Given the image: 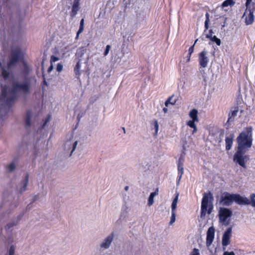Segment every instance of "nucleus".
I'll list each match as a JSON object with an SVG mask.
<instances>
[{
    "mask_svg": "<svg viewBox=\"0 0 255 255\" xmlns=\"http://www.w3.org/2000/svg\"><path fill=\"white\" fill-rule=\"evenodd\" d=\"M255 193H252L250 195V201L255 200Z\"/></svg>",
    "mask_w": 255,
    "mask_h": 255,
    "instance_id": "45",
    "label": "nucleus"
},
{
    "mask_svg": "<svg viewBox=\"0 0 255 255\" xmlns=\"http://www.w3.org/2000/svg\"><path fill=\"white\" fill-rule=\"evenodd\" d=\"M215 237V229L213 227H210L207 232L206 246L209 247L212 244Z\"/></svg>",
    "mask_w": 255,
    "mask_h": 255,
    "instance_id": "12",
    "label": "nucleus"
},
{
    "mask_svg": "<svg viewBox=\"0 0 255 255\" xmlns=\"http://www.w3.org/2000/svg\"><path fill=\"white\" fill-rule=\"evenodd\" d=\"M246 149L238 148L233 156V160L243 168H247L246 163L249 160V155L245 154Z\"/></svg>",
    "mask_w": 255,
    "mask_h": 255,
    "instance_id": "6",
    "label": "nucleus"
},
{
    "mask_svg": "<svg viewBox=\"0 0 255 255\" xmlns=\"http://www.w3.org/2000/svg\"><path fill=\"white\" fill-rule=\"evenodd\" d=\"M208 39H209L211 41L215 42L216 43L217 45L218 46H220L221 45V40L219 38H217L215 35L213 36H208Z\"/></svg>",
    "mask_w": 255,
    "mask_h": 255,
    "instance_id": "26",
    "label": "nucleus"
},
{
    "mask_svg": "<svg viewBox=\"0 0 255 255\" xmlns=\"http://www.w3.org/2000/svg\"><path fill=\"white\" fill-rule=\"evenodd\" d=\"M250 204H251L253 207H255V200H253L252 201H250Z\"/></svg>",
    "mask_w": 255,
    "mask_h": 255,
    "instance_id": "48",
    "label": "nucleus"
},
{
    "mask_svg": "<svg viewBox=\"0 0 255 255\" xmlns=\"http://www.w3.org/2000/svg\"><path fill=\"white\" fill-rule=\"evenodd\" d=\"M153 125L154 126V129H155L154 135L156 136L157 134V132L158 131V122L156 120H154L153 121Z\"/></svg>",
    "mask_w": 255,
    "mask_h": 255,
    "instance_id": "29",
    "label": "nucleus"
},
{
    "mask_svg": "<svg viewBox=\"0 0 255 255\" xmlns=\"http://www.w3.org/2000/svg\"><path fill=\"white\" fill-rule=\"evenodd\" d=\"M214 33L212 29H210L209 30V33L206 35V37L208 38V36H213L212 35Z\"/></svg>",
    "mask_w": 255,
    "mask_h": 255,
    "instance_id": "43",
    "label": "nucleus"
},
{
    "mask_svg": "<svg viewBox=\"0 0 255 255\" xmlns=\"http://www.w3.org/2000/svg\"><path fill=\"white\" fill-rule=\"evenodd\" d=\"M191 55H190L189 53H188V55L186 57L187 58V59H186L187 62H190Z\"/></svg>",
    "mask_w": 255,
    "mask_h": 255,
    "instance_id": "47",
    "label": "nucleus"
},
{
    "mask_svg": "<svg viewBox=\"0 0 255 255\" xmlns=\"http://www.w3.org/2000/svg\"><path fill=\"white\" fill-rule=\"evenodd\" d=\"M0 67L1 70V75L4 80H7L9 76V73L7 71L0 62Z\"/></svg>",
    "mask_w": 255,
    "mask_h": 255,
    "instance_id": "24",
    "label": "nucleus"
},
{
    "mask_svg": "<svg viewBox=\"0 0 255 255\" xmlns=\"http://www.w3.org/2000/svg\"><path fill=\"white\" fill-rule=\"evenodd\" d=\"M190 255H200L199 251L197 249H194L191 253Z\"/></svg>",
    "mask_w": 255,
    "mask_h": 255,
    "instance_id": "37",
    "label": "nucleus"
},
{
    "mask_svg": "<svg viewBox=\"0 0 255 255\" xmlns=\"http://www.w3.org/2000/svg\"><path fill=\"white\" fill-rule=\"evenodd\" d=\"M50 119H51V116L50 115H48L46 118L45 119V121L42 125V128H44L45 127V126L47 125V124L50 121Z\"/></svg>",
    "mask_w": 255,
    "mask_h": 255,
    "instance_id": "35",
    "label": "nucleus"
},
{
    "mask_svg": "<svg viewBox=\"0 0 255 255\" xmlns=\"http://www.w3.org/2000/svg\"><path fill=\"white\" fill-rule=\"evenodd\" d=\"M81 68V63L80 61L79 60L78 62L76 63L75 67H74V73L76 75V77L77 79H80V76L81 75V72L80 71Z\"/></svg>",
    "mask_w": 255,
    "mask_h": 255,
    "instance_id": "21",
    "label": "nucleus"
},
{
    "mask_svg": "<svg viewBox=\"0 0 255 255\" xmlns=\"http://www.w3.org/2000/svg\"><path fill=\"white\" fill-rule=\"evenodd\" d=\"M206 19L205 21V28L207 30L209 28V24L210 22V14L207 12L205 14Z\"/></svg>",
    "mask_w": 255,
    "mask_h": 255,
    "instance_id": "28",
    "label": "nucleus"
},
{
    "mask_svg": "<svg viewBox=\"0 0 255 255\" xmlns=\"http://www.w3.org/2000/svg\"><path fill=\"white\" fill-rule=\"evenodd\" d=\"M233 141V135H231V137H226L225 139L226 149L229 150L232 146Z\"/></svg>",
    "mask_w": 255,
    "mask_h": 255,
    "instance_id": "18",
    "label": "nucleus"
},
{
    "mask_svg": "<svg viewBox=\"0 0 255 255\" xmlns=\"http://www.w3.org/2000/svg\"><path fill=\"white\" fill-rule=\"evenodd\" d=\"M207 55V51L204 49L198 54L199 64L201 67L206 68L209 62Z\"/></svg>",
    "mask_w": 255,
    "mask_h": 255,
    "instance_id": "9",
    "label": "nucleus"
},
{
    "mask_svg": "<svg viewBox=\"0 0 255 255\" xmlns=\"http://www.w3.org/2000/svg\"><path fill=\"white\" fill-rule=\"evenodd\" d=\"M16 224H15L14 223H10L6 225V226L5 227V229L6 231L9 230L11 228L13 227V226H15Z\"/></svg>",
    "mask_w": 255,
    "mask_h": 255,
    "instance_id": "36",
    "label": "nucleus"
},
{
    "mask_svg": "<svg viewBox=\"0 0 255 255\" xmlns=\"http://www.w3.org/2000/svg\"><path fill=\"white\" fill-rule=\"evenodd\" d=\"M1 87L0 95V113L4 112L6 115L10 111L16 101L19 94L27 95L31 93L30 78H24L22 81H14L11 88L7 92L6 86Z\"/></svg>",
    "mask_w": 255,
    "mask_h": 255,
    "instance_id": "1",
    "label": "nucleus"
},
{
    "mask_svg": "<svg viewBox=\"0 0 255 255\" xmlns=\"http://www.w3.org/2000/svg\"><path fill=\"white\" fill-rule=\"evenodd\" d=\"M23 58V54L20 47L12 48L9 57V61L7 64V68L11 69Z\"/></svg>",
    "mask_w": 255,
    "mask_h": 255,
    "instance_id": "5",
    "label": "nucleus"
},
{
    "mask_svg": "<svg viewBox=\"0 0 255 255\" xmlns=\"http://www.w3.org/2000/svg\"><path fill=\"white\" fill-rule=\"evenodd\" d=\"M34 198H35L34 200H36V196H35V197H34Z\"/></svg>",
    "mask_w": 255,
    "mask_h": 255,
    "instance_id": "52",
    "label": "nucleus"
},
{
    "mask_svg": "<svg viewBox=\"0 0 255 255\" xmlns=\"http://www.w3.org/2000/svg\"><path fill=\"white\" fill-rule=\"evenodd\" d=\"M59 60V58L54 55H52L50 58V63L52 64L53 62H55Z\"/></svg>",
    "mask_w": 255,
    "mask_h": 255,
    "instance_id": "38",
    "label": "nucleus"
},
{
    "mask_svg": "<svg viewBox=\"0 0 255 255\" xmlns=\"http://www.w3.org/2000/svg\"><path fill=\"white\" fill-rule=\"evenodd\" d=\"M163 111L165 113H166L167 112V109L166 108H164L163 109Z\"/></svg>",
    "mask_w": 255,
    "mask_h": 255,
    "instance_id": "49",
    "label": "nucleus"
},
{
    "mask_svg": "<svg viewBox=\"0 0 255 255\" xmlns=\"http://www.w3.org/2000/svg\"><path fill=\"white\" fill-rule=\"evenodd\" d=\"M178 199V194H177V195L176 196V197L174 198V199H173V200L172 201V205H171L172 211H175V210L176 208V207H177Z\"/></svg>",
    "mask_w": 255,
    "mask_h": 255,
    "instance_id": "27",
    "label": "nucleus"
},
{
    "mask_svg": "<svg viewBox=\"0 0 255 255\" xmlns=\"http://www.w3.org/2000/svg\"><path fill=\"white\" fill-rule=\"evenodd\" d=\"M255 9V4L254 2L252 3V5L251 6L246 7L243 17H245V23L247 25L252 24L254 21L255 17L254 15V12Z\"/></svg>",
    "mask_w": 255,
    "mask_h": 255,
    "instance_id": "7",
    "label": "nucleus"
},
{
    "mask_svg": "<svg viewBox=\"0 0 255 255\" xmlns=\"http://www.w3.org/2000/svg\"><path fill=\"white\" fill-rule=\"evenodd\" d=\"M175 211H172V215L170 219V224H172L175 221Z\"/></svg>",
    "mask_w": 255,
    "mask_h": 255,
    "instance_id": "33",
    "label": "nucleus"
},
{
    "mask_svg": "<svg viewBox=\"0 0 255 255\" xmlns=\"http://www.w3.org/2000/svg\"><path fill=\"white\" fill-rule=\"evenodd\" d=\"M224 26H225V24L222 25V27H224Z\"/></svg>",
    "mask_w": 255,
    "mask_h": 255,
    "instance_id": "54",
    "label": "nucleus"
},
{
    "mask_svg": "<svg viewBox=\"0 0 255 255\" xmlns=\"http://www.w3.org/2000/svg\"><path fill=\"white\" fill-rule=\"evenodd\" d=\"M252 127L246 128L244 130L240 133L237 138L238 148L245 149L250 148L252 145Z\"/></svg>",
    "mask_w": 255,
    "mask_h": 255,
    "instance_id": "3",
    "label": "nucleus"
},
{
    "mask_svg": "<svg viewBox=\"0 0 255 255\" xmlns=\"http://www.w3.org/2000/svg\"><path fill=\"white\" fill-rule=\"evenodd\" d=\"M189 115L192 120L187 122V125L190 128H193L192 133H194L196 132L197 130V128L195 123L199 122L198 111L195 109H193L190 111Z\"/></svg>",
    "mask_w": 255,
    "mask_h": 255,
    "instance_id": "8",
    "label": "nucleus"
},
{
    "mask_svg": "<svg viewBox=\"0 0 255 255\" xmlns=\"http://www.w3.org/2000/svg\"><path fill=\"white\" fill-rule=\"evenodd\" d=\"M63 69V65L61 63H58L57 65V67H56V70L57 72H61Z\"/></svg>",
    "mask_w": 255,
    "mask_h": 255,
    "instance_id": "40",
    "label": "nucleus"
},
{
    "mask_svg": "<svg viewBox=\"0 0 255 255\" xmlns=\"http://www.w3.org/2000/svg\"><path fill=\"white\" fill-rule=\"evenodd\" d=\"M123 130H124V133H125V132H126V131H125V128H123Z\"/></svg>",
    "mask_w": 255,
    "mask_h": 255,
    "instance_id": "51",
    "label": "nucleus"
},
{
    "mask_svg": "<svg viewBox=\"0 0 255 255\" xmlns=\"http://www.w3.org/2000/svg\"><path fill=\"white\" fill-rule=\"evenodd\" d=\"M234 202L240 205H248L250 204L249 199L247 197L238 194H231L228 192L222 193L219 200L220 204L224 206H229Z\"/></svg>",
    "mask_w": 255,
    "mask_h": 255,
    "instance_id": "2",
    "label": "nucleus"
},
{
    "mask_svg": "<svg viewBox=\"0 0 255 255\" xmlns=\"http://www.w3.org/2000/svg\"><path fill=\"white\" fill-rule=\"evenodd\" d=\"M198 41V39H196L194 43V44L191 46L188 49V53L190 54V55H192V53L194 52V46L195 45V44L196 43L197 41Z\"/></svg>",
    "mask_w": 255,
    "mask_h": 255,
    "instance_id": "32",
    "label": "nucleus"
},
{
    "mask_svg": "<svg viewBox=\"0 0 255 255\" xmlns=\"http://www.w3.org/2000/svg\"><path fill=\"white\" fill-rule=\"evenodd\" d=\"M252 0H246V7H248V6H251L252 5Z\"/></svg>",
    "mask_w": 255,
    "mask_h": 255,
    "instance_id": "41",
    "label": "nucleus"
},
{
    "mask_svg": "<svg viewBox=\"0 0 255 255\" xmlns=\"http://www.w3.org/2000/svg\"><path fill=\"white\" fill-rule=\"evenodd\" d=\"M77 143H78V141H76L73 145V148H72V150L71 151V154H70V155L72 154V152L74 151V150L75 149L76 146H77Z\"/></svg>",
    "mask_w": 255,
    "mask_h": 255,
    "instance_id": "42",
    "label": "nucleus"
},
{
    "mask_svg": "<svg viewBox=\"0 0 255 255\" xmlns=\"http://www.w3.org/2000/svg\"><path fill=\"white\" fill-rule=\"evenodd\" d=\"M172 96H171V97H169L167 99V100L165 101V105L166 107H167L169 104H171V105H174L175 104V102H171V100L172 99Z\"/></svg>",
    "mask_w": 255,
    "mask_h": 255,
    "instance_id": "34",
    "label": "nucleus"
},
{
    "mask_svg": "<svg viewBox=\"0 0 255 255\" xmlns=\"http://www.w3.org/2000/svg\"><path fill=\"white\" fill-rule=\"evenodd\" d=\"M84 28V19L82 18L80 21V26H79V30H78L77 32L76 36L75 37L76 40L78 39L79 34L83 31Z\"/></svg>",
    "mask_w": 255,
    "mask_h": 255,
    "instance_id": "23",
    "label": "nucleus"
},
{
    "mask_svg": "<svg viewBox=\"0 0 255 255\" xmlns=\"http://www.w3.org/2000/svg\"><path fill=\"white\" fill-rule=\"evenodd\" d=\"M30 69L27 64L24 62L23 64V68L21 71L22 74L24 76L25 78H29L28 75L30 73Z\"/></svg>",
    "mask_w": 255,
    "mask_h": 255,
    "instance_id": "19",
    "label": "nucleus"
},
{
    "mask_svg": "<svg viewBox=\"0 0 255 255\" xmlns=\"http://www.w3.org/2000/svg\"><path fill=\"white\" fill-rule=\"evenodd\" d=\"M235 2L233 0H226L222 4V7H227L229 5L233 6L235 4Z\"/></svg>",
    "mask_w": 255,
    "mask_h": 255,
    "instance_id": "25",
    "label": "nucleus"
},
{
    "mask_svg": "<svg viewBox=\"0 0 255 255\" xmlns=\"http://www.w3.org/2000/svg\"><path fill=\"white\" fill-rule=\"evenodd\" d=\"M239 112V108L238 107L235 108L234 110L231 111L228 114V120L226 123V125H229L230 122L234 121V119L237 116V114Z\"/></svg>",
    "mask_w": 255,
    "mask_h": 255,
    "instance_id": "16",
    "label": "nucleus"
},
{
    "mask_svg": "<svg viewBox=\"0 0 255 255\" xmlns=\"http://www.w3.org/2000/svg\"><path fill=\"white\" fill-rule=\"evenodd\" d=\"M213 199L214 197L211 192L204 194L201 202V216H205L207 213L208 214L211 213L213 208L212 205Z\"/></svg>",
    "mask_w": 255,
    "mask_h": 255,
    "instance_id": "4",
    "label": "nucleus"
},
{
    "mask_svg": "<svg viewBox=\"0 0 255 255\" xmlns=\"http://www.w3.org/2000/svg\"><path fill=\"white\" fill-rule=\"evenodd\" d=\"M7 169L9 171L11 172L15 169V164L14 162H11L10 164L7 166Z\"/></svg>",
    "mask_w": 255,
    "mask_h": 255,
    "instance_id": "30",
    "label": "nucleus"
},
{
    "mask_svg": "<svg viewBox=\"0 0 255 255\" xmlns=\"http://www.w3.org/2000/svg\"><path fill=\"white\" fill-rule=\"evenodd\" d=\"M113 237L114 235L113 233H112L111 235H109L107 238H106L105 241L101 244V247L104 248L105 249L108 248L113 241Z\"/></svg>",
    "mask_w": 255,
    "mask_h": 255,
    "instance_id": "17",
    "label": "nucleus"
},
{
    "mask_svg": "<svg viewBox=\"0 0 255 255\" xmlns=\"http://www.w3.org/2000/svg\"><path fill=\"white\" fill-rule=\"evenodd\" d=\"M111 48V47L110 45H107L106 46V49H105L104 53L105 56H106L108 54Z\"/></svg>",
    "mask_w": 255,
    "mask_h": 255,
    "instance_id": "39",
    "label": "nucleus"
},
{
    "mask_svg": "<svg viewBox=\"0 0 255 255\" xmlns=\"http://www.w3.org/2000/svg\"><path fill=\"white\" fill-rule=\"evenodd\" d=\"M53 69V64L51 63V65L49 67L47 70L48 73H50Z\"/></svg>",
    "mask_w": 255,
    "mask_h": 255,
    "instance_id": "46",
    "label": "nucleus"
},
{
    "mask_svg": "<svg viewBox=\"0 0 255 255\" xmlns=\"http://www.w3.org/2000/svg\"><path fill=\"white\" fill-rule=\"evenodd\" d=\"M232 231V228L229 227L223 234L222 240V244L223 247H226L230 244Z\"/></svg>",
    "mask_w": 255,
    "mask_h": 255,
    "instance_id": "11",
    "label": "nucleus"
},
{
    "mask_svg": "<svg viewBox=\"0 0 255 255\" xmlns=\"http://www.w3.org/2000/svg\"><path fill=\"white\" fill-rule=\"evenodd\" d=\"M232 215V211L228 208H221L219 212L220 220L222 222H225L227 219Z\"/></svg>",
    "mask_w": 255,
    "mask_h": 255,
    "instance_id": "10",
    "label": "nucleus"
},
{
    "mask_svg": "<svg viewBox=\"0 0 255 255\" xmlns=\"http://www.w3.org/2000/svg\"><path fill=\"white\" fill-rule=\"evenodd\" d=\"M32 117V112L30 110L27 111L26 114V118L25 120V127H29L31 125V119Z\"/></svg>",
    "mask_w": 255,
    "mask_h": 255,
    "instance_id": "20",
    "label": "nucleus"
},
{
    "mask_svg": "<svg viewBox=\"0 0 255 255\" xmlns=\"http://www.w3.org/2000/svg\"><path fill=\"white\" fill-rule=\"evenodd\" d=\"M158 188H157L155 192H152L150 193L149 197L148 198V206H150L153 204V203L154 202V200H153L154 197H155V196H156V195L158 194Z\"/></svg>",
    "mask_w": 255,
    "mask_h": 255,
    "instance_id": "22",
    "label": "nucleus"
},
{
    "mask_svg": "<svg viewBox=\"0 0 255 255\" xmlns=\"http://www.w3.org/2000/svg\"><path fill=\"white\" fill-rule=\"evenodd\" d=\"M80 0H74L72 5L71 11L70 12V15L71 18H73L77 15L78 11L80 8Z\"/></svg>",
    "mask_w": 255,
    "mask_h": 255,
    "instance_id": "13",
    "label": "nucleus"
},
{
    "mask_svg": "<svg viewBox=\"0 0 255 255\" xmlns=\"http://www.w3.org/2000/svg\"><path fill=\"white\" fill-rule=\"evenodd\" d=\"M128 186H126L125 187V190L127 191L128 190Z\"/></svg>",
    "mask_w": 255,
    "mask_h": 255,
    "instance_id": "50",
    "label": "nucleus"
},
{
    "mask_svg": "<svg viewBox=\"0 0 255 255\" xmlns=\"http://www.w3.org/2000/svg\"><path fill=\"white\" fill-rule=\"evenodd\" d=\"M223 255H235V254L233 252H229L226 251L224 253Z\"/></svg>",
    "mask_w": 255,
    "mask_h": 255,
    "instance_id": "44",
    "label": "nucleus"
},
{
    "mask_svg": "<svg viewBox=\"0 0 255 255\" xmlns=\"http://www.w3.org/2000/svg\"><path fill=\"white\" fill-rule=\"evenodd\" d=\"M28 178L29 175L27 173L25 176V178L20 183V184L18 185V188L19 187V193H22L23 192L25 191L26 189V187L28 182Z\"/></svg>",
    "mask_w": 255,
    "mask_h": 255,
    "instance_id": "15",
    "label": "nucleus"
},
{
    "mask_svg": "<svg viewBox=\"0 0 255 255\" xmlns=\"http://www.w3.org/2000/svg\"><path fill=\"white\" fill-rule=\"evenodd\" d=\"M184 161V157L182 155H181L179 158L178 160L177 161V167H178V174L179 177V180H180L181 178L184 171L183 168V163Z\"/></svg>",
    "mask_w": 255,
    "mask_h": 255,
    "instance_id": "14",
    "label": "nucleus"
},
{
    "mask_svg": "<svg viewBox=\"0 0 255 255\" xmlns=\"http://www.w3.org/2000/svg\"><path fill=\"white\" fill-rule=\"evenodd\" d=\"M15 254V247L12 245L10 247L8 250V255H14Z\"/></svg>",
    "mask_w": 255,
    "mask_h": 255,
    "instance_id": "31",
    "label": "nucleus"
},
{
    "mask_svg": "<svg viewBox=\"0 0 255 255\" xmlns=\"http://www.w3.org/2000/svg\"><path fill=\"white\" fill-rule=\"evenodd\" d=\"M226 19H227V18H225V22H226Z\"/></svg>",
    "mask_w": 255,
    "mask_h": 255,
    "instance_id": "53",
    "label": "nucleus"
}]
</instances>
